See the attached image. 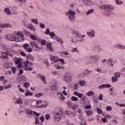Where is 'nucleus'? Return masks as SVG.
<instances>
[{
	"mask_svg": "<svg viewBox=\"0 0 125 125\" xmlns=\"http://www.w3.org/2000/svg\"><path fill=\"white\" fill-rule=\"evenodd\" d=\"M100 8L104 10L103 12V14L104 16L110 17V16L113 15V12L111 11V10H114L115 6L111 4H103L100 6Z\"/></svg>",
	"mask_w": 125,
	"mask_h": 125,
	"instance_id": "f257e3e1",
	"label": "nucleus"
},
{
	"mask_svg": "<svg viewBox=\"0 0 125 125\" xmlns=\"http://www.w3.org/2000/svg\"><path fill=\"white\" fill-rule=\"evenodd\" d=\"M56 110L59 111L56 112L54 115V118L56 121H60L63 116V111H62V108H61V107H57L56 108Z\"/></svg>",
	"mask_w": 125,
	"mask_h": 125,
	"instance_id": "f03ea898",
	"label": "nucleus"
},
{
	"mask_svg": "<svg viewBox=\"0 0 125 125\" xmlns=\"http://www.w3.org/2000/svg\"><path fill=\"white\" fill-rule=\"evenodd\" d=\"M28 65H29V66H33V62H29V61H26L25 62H24L23 69H24L25 71H33V67H30Z\"/></svg>",
	"mask_w": 125,
	"mask_h": 125,
	"instance_id": "7ed1b4c3",
	"label": "nucleus"
},
{
	"mask_svg": "<svg viewBox=\"0 0 125 125\" xmlns=\"http://www.w3.org/2000/svg\"><path fill=\"white\" fill-rule=\"evenodd\" d=\"M65 15L68 17L70 21H74L75 20L76 12L72 11V10H69L66 12Z\"/></svg>",
	"mask_w": 125,
	"mask_h": 125,
	"instance_id": "20e7f679",
	"label": "nucleus"
},
{
	"mask_svg": "<svg viewBox=\"0 0 125 125\" xmlns=\"http://www.w3.org/2000/svg\"><path fill=\"white\" fill-rule=\"evenodd\" d=\"M84 37H85V35H82L81 37L80 38V40H78V38L75 36H73V38H71L70 41L71 42H73V43H77V42H84L85 39Z\"/></svg>",
	"mask_w": 125,
	"mask_h": 125,
	"instance_id": "39448f33",
	"label": "nucleus"
},
{
	"mask_svg": "<svg viewBox=\"0 0 125 125\" xmlns=\"http://www.w3.org/2000/svg\"><path fill=\"white\" fill-rule=\"evenodd\" d=\"M99 58H100V56L98 55H93L90 57H87V61L86 62V64L87 65L91 63V61L90 59L92 60H94V61H98L99 60Z\"/></svg>",
	"mask_w": 125,
	"mask_h": 125,
	"instance_id": "423d86ee",
	"label": "nucleus"
},
{
	"mask_svg": "<svg viewBox=\"0 0 125 125\" xmlns=\"http://www.w3.org/2000/svg\"><path fill=\"white\" fill-rule=\"evenodd\" d=\"M72 74L67 72L63 75L62 79L64 82H66V83H70V82L72 81Z\"/></svg>",
	"mask_w": 125,
	"mask_h": 125,
	"instance_id": "0eeeda50",
	"label": "nucleus"
},
{
	"mask_svg": "<svg viewBox=\"0 0 125 125\" xmlns=\"http://www.w3.org/2000/svg\"><path fill=\"white\" fill-rule=\"evenodd\" d=\"M51 84V88L52 90H57L58 89V83L55 79H52V83Z\"/></svg>",
	"mask_w": 125,
	"mask_h": 125,
	"instance_id": "6e6552de",
	"label": "nucleus"
},
{
	"mask_svg": "<svg viewBox=\"0 0 125 125\" xmlns=\"http://www.w3.org/2000/svg\"><path fill=\"white\" fill-rule=\"evenodd\" d=\"M71 33L72 36L73 37H77V38H78L79 39H81V38H82V34L78 30L72 29L71 30Z\"/></svg>",
	"mask_w": 125,
	"mask_h": 125,
	"instance_id": "1a4fd4ad",
	"label": "nucleus"
},
{
	"mask_svg": "<svg viewBox=\"0 0 125 125\" xmlns=\"http://www.w3.org/2000/svg\"><path fill=\"white\" fill-rule=\"evenodd\" d=\"M21 58L17 57H15L14 59V61L15 63H16V65H18V68H19V69H20V68H22V66H23V65L21 63Z\"/></svg>",
	"mask_w": 125,
	"mask_h": 125,
	"instance_id": "9d476101",
	"label": "nucleus"
},
{
	"mask_svg": "<svg viewBox=\"0 0 125 125\" xmlns=\"http://www.w3.org/2000/svg\"><path fill=\"white\" fill-rule=\"evenodd\" d=\"M30 46L32 48H37L38 50H41V47L38 44V42L35 41L30 42Z\"/></svg>",
	"mask_w": 125,
	"mask_h": 125,
	"instance_id": "9b49d317",
	"label": "nucleus"
},
{
	"mask_svg": "<svg viewBox=\"0 0 125 125\" xmlns=\"http://www.w3.org/2000/svg\"><path fill=\"white\" fill-rule=\"evenodd\" d=\"M6 38L8 41H10L11 42H15L16 39V36H14L13 34H8L6 36Z\"/></svg>",
	"mask_w": 125,
	"mask_h": 125,
	"instance_id": "f8f14e48",
	"label": "nucleus"
},
{
	"mask_svg": "<svg viewBox=\"0 0 125 125\" xmlns=\"http://www.w3.org/2000/svg\"><path fill=\"white\" fill-rule=\"evenodd\" d=\"M87 35L89 38H94L95 37V30L91 29L90 32H87Z\"/></svg>",
	"mask_w": 125,
	"mask_h": 125,
	"instance_id": "ddd939ff",
	"label": "nucleus"
},
{
	"mask_svg": "<svg viewBox=\"0 0 125 125\" xmlns=\"http://www.w3.org/2000/svg\"><path fill=\"white\" fill-rule=\"evenodd\" d=\"M109 88V87H112V85L110 84H104L100 85L98 87L99 89H104V88Z\"/></svg>",
	"mask_w": 125,
	"mask_h": 125,
	"instance_id": "4468645a",
	"label": "nucleus"
},
{
	"mask_svg": "<svg viewBox=\"0 0 125 125\" xmlns=\"http://www.w3.org/2000/svg\"><path fill=\"white\" fill-rule=\"evenodd\" d=\"M50 59L51 60V61H54L55 63H57L58 62V56H54L52 55H49Z\"/></svg>",
	"mask_w": 125,
	"mask_h": 125,
	"instance_id": "2eb2a0df",
	"label": "nucleus"
},
{
	"mask_svg": "<svg viewBox=\"0 0 125 125\" xmlns=\"http://www.w3.org/2000/svg\"><path fill=\"white\" fill-rule=\"evenodd\" d=\"M79 1L83 2L86 5H91L92 4V1L91 0H79Z\"/></svg>",
	"mask_w": 125,
	"mask_h": 125,
	"instance_id": "dca6fc26",
	"label": "nucleus"
},
{
	"mask_svg": "<svg viewBox=\"0 0 125 125\" xmlns=\"http://www.w3.org/2000/svg\"><path fill=\"white\" fill-rule=\"evenodd\" d=\"M114 47L115 48H118V49H122L123 50H125V46L122 45L121 44H116L114 45Z\"/></svg>",
	"mask_w": 125,
	"mask_h": 125,
	"instance_id": "f3484780",
	"label": "nucleus"
},
{
	"mask_svg": "<svg viewBox=\"0 0 125 125\" xmlns=\"http://www.w3.org/2000/svg\"><path fill=\"white\" fill-rule=\"evenodd\" d=\"M3 66L5 69H9V68L12 67V64L9 62H7L4 64Z\"/></svg>",
	"mask_w": 125,
	"mask_h": 125,
	"instance_id": "a211bd4d",
	"label": "nucleus"
},
{
	"mask_svg": "<svg viewBox=\"0 0 125 125\" xmlns=\"http://www.w3.org/2000/svg\"><path fill=\"white\" fill-rule=\"evenodd\" d=\"M38 77H39V78H40V79H41V81H42V82H43L45 84H47V82H46V80L45 79V76H42L41 74H38Z\"/></svg>",
	"mask_w": 125,
	"mask_h": 125,
	"instance_id": "6ab92c4d",
	"label": "nucleus"
},
{
	"mask_svg": "<svg viewBox=\"0 0 125 125\" xmlns=\"http://www.w3.org/2000/svg\"><path fill=\"white\" fill-rule=\"evenodd\" d=\"M24 36H18L16 37L15 42H23L24 40V38H23Z\"/></svg>",
	"mask_w": 125,
	"mask_h": 125,
	"instance_id": "aec40b11",
	"label": "nucleus"
},
{
	"mask_svg": "<svg viewBox=\"0 0 125 125\" xmlns=\"http://www.w3.org/2000/svg\"><path fill=\"white\" fill-rule=\"evenodd\" d=\"M51 45H52L51 43H48L47 44V49H48V50H50V51L54 52V49H53Z\"/></svg>",
	"mask_w": 125,
	"mask_h": 125,
	"instance_id": "412c9836",
	"label": "nucleus"
},
{
	"mask_svg": "<svg viewBox=\"0 0 125 125\" xmlns=\"http://www.w3.org/2000/svg\"><path fill=\"white\" fill-rule=\"evenodd\" d=\"M54 40L57 41V42H60V43H61V44L63 43V41L62 40L61 38L59 37L58 36H55V37H54Z\"/></svg>",
	"mask_w": 125,
	"mask_h": 125,
	"instance_id": "4be33fe9",
	"label": "nucleus"
},
{
	"mask_svg": "<svg viewBox=\"0 0 125 125\" xmlns=\"http://www.w3.org/2000/svg\"><path fill=\"white\" fill-rule=\"evenodd\" d=\"M42 101L40 100L37 101V105H36V107H37V108H42Z\"/></svg>",
	"mask_w": 125,
	"mask_h": 125,
	"instance_id": "5701e85b",
	"label": "nucleus"
},
{
	"mask_svg": "<svg viewBox=\"0 0 125 125\" xmlns=\"http://www.w3.org/2000/svg\"><path fill=\"white\" fill-rule=\"evenodd\" d=\"M28 29L29 30H31V31H33V32H36V29L34 27V25L32 24V23H30L29 24L28 26Z\"/></svg>",
	"mask_w": 125,
	"mask_h": 125,
	"instance_id": "b1692460",
	"label": "nucleus"
},
{
	"mask_svg": "<svg viewBox=\"0 0 125 125\" xmlns=\"http://www.w3.org/2000/svg\"><path fill=\"white\" fill-rule=\"evenodd\" d=\"M4 12H5L7 15H11V11L8 8H5L4 9Z\"/></svg>",
	"mask_w": 125,
	"mask_h": 125,
	"instance_id": "393cba45",
	"label": "nucleus"
},
{
	"mask_svg": "<svg viewBox=\"0 0 125 125\" xmlns=\"http://www.w3.org/2000/svg\"><path fill=\"white\" fill-rule=\"evenodd\" d=\"M79 84L81 86H84L86 84V82L84 80H80L79 81Z\"/></svg>",
	"mask_w": 125,
	"mask_h": 125,
	"instance_id": "a878e982",
	"label": "nucleus"
},
{
	"mask_svg": "<svg viewBox=\"0 0 125 125\" xmlns=\"http://www.w3.org/2000/svg\"><path fill=\"white\" fill-rule=\"evenodd\" d=\"M27 59H30L31 61H34L35 60V59L34 58V56L31 54H28L26 56Z\"/></svg>",
	"mask_w": 125,
	"mask_h": 125,
	"instance_id": "bb28decb",
	"label": "nucleus"
},
{
	"mask_svg": "<svg viewBox=\"0 0 125 125\" xmlns=\"http://www.w3.org/2000/svg\"><path fill=\"white\" fill-rule=\"evenodd\" d=\"M86 95L87 96H92V95H94V92L93 91H89L86 93Z\"/></svg>",
	"mask_w": 125,
	"mask_h": 125,
	"instance_id": "cd10ccee",
	"label": "nucleus"
},
{
	"mask_svg": "<svg viewBox=\"0 0 125 125\" xmlns=\"http://www.w3.org/2000/svg\"><path fill=\"white\" fill-rule=\"evenodd\" d=\"M47 105H48L47 102L42 101V108H45Z\"/></svg>",
	"mask_w": 125,
	"mask_h": 125,
	"instance_id": "c85d7f7f",
	"label": "nucleus"
},
{
	"mask_svg": "<svg viewBox=\"0 0 125 125\" xmlns=\"http://www.w3.org/2000/svg\"><path fill=\"white\" fill-rule=\"evenodd\" d=\"M94 12V9H91L89 10L86 13V15H90V14H92Z\"/></svg>",
	"mask_w": 125,
	"mask_h": 125,
	"instance_id": "c756f323",
	"label": "nucleus"
},
{
	"mask_svg": "<svg viewBox=\"0 0 125 125\" xmlns=\"http://www.w3.org/2000/svg\"><path fill=\"white\" fill-rule=\"evenodd\" d=\"M118 80L119 79H118V77H116V76H113L111 78L112 83H117V82H118Z\"/></svg>",
	"mask_w": 125,
	"mask_h": 125,
	"instance_id": "7c9ffc66",
	"label": "nucleus"
},
{
	"mask_svg": "<svg viewBox=\"0 0 125 125\" xmlns=\"http://www.w3.org/2000/svg\"><path fill=\"white\" fill-rule=\"evenodd\" d=\"M26 114L27 115H33V113L34 112H33V111H32L31 109H26Z\"/></svg>",
	"mask_w": 125,
	"mask_h": 125,
	"instance_id": "2f4dec72",
	"label": "nucleus"
},
{
	"mask_svg": "<svg viewBox=\"0 0 125 125\" xmlns=\"http://www.w3.org/2000/svg\"><path fill=\"white\" fill-rule=\"evenodd\" d=\"M107 63H108V64H110L111 67H114V64L113 63V60L109 59L107 61Z\"/></svg>",
	"mask_w": 125,
	"mask_h": 125,
	"instance_id": "473e14b6",
	"label": "nucleus"
},
{
	"mask_svg": "<svg viewBox=\"0 0 125 125\" xmlns=\"http://www.w3.org/2000/svg\"><path fill=\"white\" fill-rule=\"evenodd\" d=\"M50 37L51 38H52L54 39V38H55V37H57L56 36V34H55V33H54V32H51L50 33V34H49Z\"/></svg>",
	"mask_w": 125,
	"mask_h": 125,
	"instance_id": "72a5a7b5",
	"label": "nucleus"
},
{
	"mask_svg": "<svg viewBox=\"0 0 125 125\" xmlns=\"http://www.w3.org/2000/svg\"><path fill=\"white\" fill-rule=\"evenodd\" d=\"M23 86L25 87V88H28L31 86V84H30V83L29 82H26L24 83Z\"/></svg>",
	"mask_w": 125,
	"mask_h": 125,
	"instance_id": "f704fd0d",
	"label": "nucleus"
},
{
	"mask_svg": "<svg viewBox=\"0 0 125 125\" xmlns=\"http://www.w3.org/2000/svg\"><path fill=\"white\" fill-rule=\"evenodd\" d=\"M31 22H32V23H34V24H36V25H38V24H39V22L38 21V19H31Z\"/></svg>",
	"mask_w": 125,
	"mask_h": 125,
	"instance_id": "c9c22d12",
	"label": "nucleus"
},
{
	"mask_svg": "<svg viewBox=\"0 0 125 125\" xmlns=\"http://www.w3.org/2000/svg\"><path fill=\"white\" fill-rule=\"evenodd\" d=\"M97 112L98 114H99V115H101V114L103 113V111H102V110L98 107H97Z\"/></svg>",
	"mask_w": 125,
	"mask_h": 125,
	"instance_id": "e433bc0d",
	"label": "nucleus"
},
{
	"mask_svg": "<svg viewBox=\"0 0 125 125\" xmlns=\"http://www.w3.org/2000/svg\"><path fill=\"white\" fill-rule=\"evenodd\" d=\"M71 101H78L79 98L77 97H75V96H73L71 98Z\"/></svg>",
	"mask_w": 125,
	"mask_h": 125,
	"instance_id": "4c0bfd02",
	"label": "nucleus"
},
{
	"mask_svg": "<svg viewBox=\"0 0 125 125\" xmlns=\"http://www.w3.org/2000/svg\"><path fill=\"white\" fill-rule=\"evenodd\" d=\"M11 87H12V84L10 83L4 86V89H8V88H11Z\"/></svg>",
	"mask_w": 125,
	"mask_h": 125,
	"instance_id": "58836bf2",
	"label": "nucleus"
},
{
	"mask_svg": "<svg viewBox=\"0 0 125 125\" xmlns=\"http://www.w3.org/2000/svg\"><path fill=\"white\" fill-rule=\"evenodd\" d=\"M45 120H46V121L50 120V115L49 114H46L45 115Z\"/></svg>",
	"mask_w": 125,
	"mask_h": 125,
	"instance_id": "ea45409f",
	"label": "nucleus"
},
{
	"mask_svg": "<svg viewBox=\"0 0 125 125\" xmlns=\"http://www.w3.org/2000/svg\"><path fill=\"white\" fill-rule=\"evenodd\" d=\"M30 39H31V40H33V41H37L38 38H37V36L34 35H31L30 36Z\"/></svg>",
	"mask_w": 125,
	"mask_h": 125,
	"instance_id": "a19ab883",
	"label": "nucleus"
},
{
	"mask_svg": "<svg viewBox=\"0 0 125 125\" xmlns=\"http://www.w3.org/2000/svg\"><path fill=\"white\" fill-rule=\"evenodd\" d=\"M25 96H32L33 93L30 92V91L28 90L27 92L25 94Z\"/></svg>",
	"mask_w": 125,
	"mask_h": 125,
	"instance_id": "79ce46f5",
	"label": "nucleus"
},
{
	"mask_svg": "<svg viewBox=\"0 0 125 125\" xmlns=\"http://www.w3.org/2000/svg\"><path fill=\"white\" fill-rule=\"evenodd\" d=\"M64 61V59H59V58L58 59V62H62V64H66V62H65Z\"/></svg>",
	"mask_w": 125,
	"mask_h": 125,
	"instance_id": "37998d69",
	"label": "nucleus"
},
{
	"mask_svg": "<svg viewBox=\"0 0 125 125\" xmlns=\"http://www.w3.org/2000/svg\"><path fill=\"white\" fill-rule=\"evenodd\" d=\"M115 77H116L117 78H120L121 77V72H117L114 73Z\"/></svg>",
	"mask_w": 125,
	"mask_h": 125,
	"instance_id": "c03bdc74",
	"label": "nucleus"
},
{
	"mask_svg": "<svg viewBox=\"0 0 125 125\" xmlns=\"http://www.w3.org/2000/svg\"><path fill=\"white\" fill-rule=\"evenodd\" d=\"M115 2L118 5H121V4H123V1H120V0H115Z\"/></svg>",
	"mask_w": 125,
	"mask_h": 125,
	"instance_id": "a18cd8bd",
	"label": "nucleus"
},
{
	"mask_svg": "<svg viewBox=\"0 0 125 125\" xmlns=\"http://www.w3.org/2000/svg\"><path fill=\"white\" fill-rule=\"evenodd\" d=\"M24 35H26V36H30V35H31V32L27 31L26 29H24Z\"/></svg>",
	"mask_w": 125,
	"mask_h": 125,
	"instance_id": "49530a36",
	"label": "nucleus"
},
{
	"mask_svg": "<svg viewBox=\"0 0 125 125\" xmlns=\"http://www.w3.org/2000/svg\"><path fill=\"white\" fill-rule=\"evenodd\" d=\"M17 103L18 104H22L23 103V101H22V99L20 98L17 100Z\"/></svg>",
	"mask_w": 125,
	"mask_h": 125,
	"instance_id": "de8ad7c7",
	"label": "nucleus"
},
{
	"mask_svg": "<svg viewBox=\"0 0 125 125\" xmlns=\"http://www.w3.org/2000/svg\"><path fill=\"white\" fill-rule=\"evenodd\" d=\"M101 120L102 122H103V123H107V122H108V120H107V118L106 117L102 118Z\"/></svg>",
	"mask_w": 125,
	"mask_h": 125,
	"instance_id": "09e8293b",
	"label": "nucleus"
},
{
	"mask_svg": "<svg viewBox=\"0 0 125 125\" xmlns=\"http://www.w3.org/2000/svg\"><path fill=\"white\" fill-rule=\"evenodd\" d=\"M0 58L1 59H7V58H8V56L7 55H2L0 56Z\"/></svg>",
	"mask_w": 125,
	"mask_h": 125,
	"instance_id": "8fccbe9b",
	"label": "nucleus"
},
{
	"mask_svg": "<svg viewBox=\"0 0 125 125\" xmlns=\"http://www.w3.org/2000/svg\"><path fill=\"white\" fill-rule=\"evenodd\" d=\"M45 35H50V29L49 28L46 29V31L45 32Z\"/></svg>",
	"mask_w": 125,
	"mask_h": 125,
	"instance_id": "3c124183",
	"label": "nucleus"
},
{
	"mask_svg": "<svg viewBox=\"0 0 125 125\" xmlns=\"http://www.w3.org/2000/svg\"><path fill=\"white\" fill-rule=\"evenodd\" d=\"M51 75L52 76H56L57 75L59 76V73L57 71H53L51 72Z\"/></svg>",
	"mask_w": 125,
	"mask_h": 125,
	"instance_id": "603ef678",
	"label": "nucleus"
},
{
	"mask_svg": "<svg viewBox=\"0 0 125 125\" xmlns=\"http://www.w3.org/2000/svg\"><path fill=\"white\" fill-rule=\"evenodd\" d=\"M65 96L64 95H62L59 97V99L61 100V101H64L65 100Z\"/></svg>",
	"mask_w": 125,
	"mask_h": 125,
	"instance_id": "864d4df0",
	"label": "nucleus"
},
{
	"mask_svg": "<svg viewBox=\"0 0 125 125\" xmlns=\"http://www.w3.org/2000/svg\"><path fill=\"white\" fill-rule=\"evenodd\" d=\"M77 113L79 114V115H83V111H82L81 109H79L77 110Z\"/></svg>",
	"mask_w": 125,
	"mask_h": 125,
	"instance_id": "5fc2aeb1",
	"label": "nucleus"
},
{
	"mask_svg": "<svg viewBox=\"0 0 125 125\" xmlns=\"http://www.w3.org/2000/svg\"><path fill=\"white\" fill-rule=\"evenodd\" d=\"M72 108L73 110H76V109H78V108H79V105L74 104L72 106Z\"/></svg>",
	"mask_w": 125,
	"mask_h": 125,
	"instance_id": "6e6d98bb",
	"label": "nucleus"
},
{
	"mask_svg": "<svg viewBox=\"0 0 125 125\" xmlns=\"http://www.w3.org/2000/svg\"><path fill=\"white\" fill-rule=\"evenodd\" d=\"M29 44L28 43H25L24 44H23V48L25 50H27V48H28V47H29Z\"/></svg>",
	"mask_w": 125,
	"mask_h": 125,
	"instance_id": "4d7b16f0",
	"label": "nucleus"
},
{
	"mask_svg": "<svg viewBox=\"0 0 125 125\" xmlns=\"http://www.w3.org/2000/svg\"><path fill=\"white\" fill-rule=\"evenodd\" d=\"M41 96H42V95L41 93H36L35 94V97H37V98H40V97H41Z\"/></svg>",
	"mask_w": 125,
	"mask_h": 125,
	"instance_id": "13d9d810",
	"label": "nucleus"
},
{
	"mask_svg": "<svg viewBox=\"0 0 125 125\" xmlns=\"http://www.w3.org/2000/svg\"><path fill=\"white\" fill-rule=\"evenodd\" d=\"M40 120L41 121L42 123L44 122V116L42 115V116L40 117Z\"/></svg>",
	"mask_w": 125,
	"mask_h": 125,
	"instance_id": "bf43d9fd",
	"label": "nucleus"
},
{
	"mask_svg": "<svg viewBox=\"0 0 125 125\" xmlns=\"http://www.w3.org/2000/svg\"><path fill=\"white\" fill-rule=\"evenodd\" d=\"M11 70L14 75H15L16 73V68L15 67H12Z\"/></svg>",
	"mask_w": 125,
	"mask_h": 125,
	"instance_id": "052dcab7",
	"label": "nucleus"
},
{
	"mask_svg": "<svg viewBox=\"0 0 125 125\" xmlns=\"http://www.w3.org/2000/svg\"><path fill=\"white\" fill-rule=\"evenodd\" d=\"M18 36H20L21 37H24V34L22 31H18Z\"/></svg>",
	"mask_w": 125,
	"mask_h": 125,
	"instance_id": "680f3d73",
	"label": "nucleus"
},
{
	"mask_svg": "<svg viewBox=\"0 0 125 125\" xmlns=\"http://www.w3.org/2000/svg\"><path fill=\"white\" fill-rule=\"evenodd\" d=\"M40 27L41 28V29H44V28H45V25L42 22L40 23Z\"/></svg>",
	"mask_w": 125,
	"mask_h": 125,
	"instance_id": "e2e57ef3",
	"label": "nucleus"
},
{
	"mask_svg": "<svg viewBox=\"0 0 125 125\" xmlns=\"http://www.w3.org/2000/svg\"><path fill=\"white\" fill-rule=\"evenodd\" d=\"M98 99L101 101L103 100V94H100L98 97Z\"/></svg>",
	"mask_w": 125,
	"mask_h": 125,
	"instance_id": "0e129e2a",
	"label": "nucleus"
},
{
	"mask_svg": "<svg viewBox=\"0 0 125 125\" xmlns=\"http://www.w3.org/2000/svg\"><path fill=\"white\" fill-rule=\"evenodd\" d=\"M41 44L42 45H45V44L46 43V42H45V40H42L41 41Z\"/></svg>",
	"mask_w": 125,
	"mask_h": 125,
	"instance_id": "69168bd1",
	"label": "nucleus"
},
{
	"mask_svg": "<svg viewBox=\"0 0 125 125\" xmlns=\"http://www.w3.org/2000/svg\"><path fill=\"white\" fill-rule=\"evenodd\" d=\"M96 47L97 48L98 51H102V47L100 46H96Z\"/></svg>",
	"mask_w": 125,
	"mask_h": 125,
	"instance_id": "338daca9",
	"label": "nucleus"
},
{
	"mask_svg": "<svg viewBox=\"0 0 125 125\" xmlns=\"http://www.w3.org/2000/svg\"><path fill=\"white\" fill-rule=\"evenodd\" d=\"M106 111H111L112 110V106H108L106 107Z\"/></svg>",
	"mask_w": 125,
	"mask_h": 125,
	"instance_id": "774afa93",
	"label": "nucleus"
}]
</instances>
